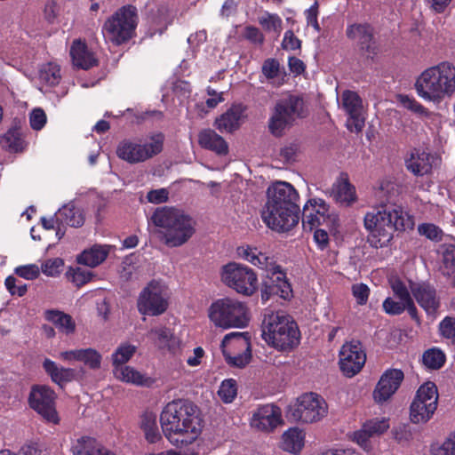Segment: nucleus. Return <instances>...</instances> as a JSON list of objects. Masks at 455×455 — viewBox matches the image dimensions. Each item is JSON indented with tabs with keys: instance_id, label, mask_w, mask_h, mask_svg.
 I'll use <instances>...</instances> for the list:
<instances>
[{
	"instance_id": "obj_19",
	"label": "nucleus",
	"mask_w": 455,
	"mask_h": 455,
	"mask_svg": "<svg viewBox=\"0 0 455 455\" xmlns=\"http://www.w3.org/2000/svg\"><path fill=\"white\" fill-rule=\"evenodd\" d=\"M339 356L340 371L347 377L356 375L366 361V354L362 344L357 340L346 342L341 347Z\"/></svg>"
},
{
	"instance_id": "obj_30",
	"label": "nucleus",
	"mask_w": 455,
	"mask_h": 455,
	"mask_svg": "<svg viewBox=\"0 0 455 455\" xmlns=\"http://www.w3.org/2000/svg\"><path fill=\"white\" fill-rule=\"evenodd\" d=\"M73 64L82 69H89L97 64L92 52L81 40H75L70 48Z\"/></svg>"
},
{
	"instance_id": "obj_62",
	"label": "nucleus",
	"mask_w": 455,
	"mask_h": 455,
	"mask_svg": "<svg viewBox=\"0 0 455 455\" xmlns=\"http://www.w3.org/2000/svg\"><path fill=\"white\" fill-rule=\"evenodd\" d=\"M169 190L167 188H158L150 190L147 195L149 203L159 204L168 201Z\"/></svg>"
},
{
	"instance_id": "obj_57",
	"label": "nucleus",
	"mask_w": 455,
	"mask_h": 455,
	"mask_svg": "<svg viewBox=\"0 0 455 455\" xmlns=\"http://www.w3.org/2000/svg\"><path fill=\"white\" fill-rule=\"evenodd\" d=\"M14 273L26 280H35L40 275V267L36 264L22 265L15 267Z\"/></svg>"
},
{
	"instance_id": "obj_44",
	"label": "nucleus",
	"mask_w": 455,
	"mask_h": 455,
	"mask_svg": "<svg viewBox=\"0 0 455 455\" xmlns=\"http://www.w3.org/2000/svg\"><path fill=\"white\" fill-rule=\"evenodd\" d=\"M262 74L272 84L280 85L283 84L284 75L280 69L279 62L275 59H267L262 65Z\"/></svg>"
},
{
	"instance_id": "obj_50",
	"label": "nucleus",
	"mask_w": 455,
	"mask_h": 455,
	"mask_svg": "<svg viewBox=\"0 0 455 455\" xmlns=\"http://www.w3.org/2000/svg\"><path fill=\"white\" fill-rule=\"evenodd\" d=\"M259 23L262 28L269 32H275L277 35L282 29V20L276 14L265 12L259 17Z\"/></svg>"
},
{
	"instance_id": "obj_13",
	"label": "nucleus",
	"mask_w": 455,
	"mask_h": 455,
	"mask_svg": "<svg viewBox=\"0 0 455 455\" xmlns=\"http://www.w3.org/2000/svg\"><path fill=\"white\" fill-rule=\"evenodd\" d=\"M220 279L228 288L244 296H251L259 287L255 271L248 266L235 261L221 267Z\"/></svg>"
},
{
	"instance_id": "obj_11",
	"label": "nucleus",
	"mask_w": 455,
	"mask_h": 455,
	"mask_svg": "<svg viewBox=\"0 0 455 455\" xmlns=\"http://www.w3.org/2000/svg\"><path fill=\"white\" fill-rule=\"evenodd\" d=\"M305 114L304 101L300 97L285 95L275 103L268 121V129L274 136H282L297 118L303 117Z\"/></svg>"
},
{
	"instance_id": "obj_37",
	"label": "nucleus",
	"mask_w": 455,
	"mask_h": 455,
	"mask_svg": "<svg viewBox=\"0 0 455 455\" xmlns=\"http://www.w3.org/2000/svg\"><path fill=\"white\" fill-rule=\"evenodd\" d=\"M97 440L86 435L74 434L70 437L69 450L72 455H95Z\"/></svg>"
},
{
	"instance_id": "obj_47",
	"label": "nucleus",
	"mask_w": 455,
	"mask_h": 455,
	"mask_svg": "<svg viewBox=\"0 0 455 455\" xmlns=\"http://www.w3.org/2000/svg\"><path fill=\"white\" fill-rule=\"evenodd\" d=\"M389 419L386 417H375L366 420L363 427L369 435H379L385 433L389 428Z\"/></svg>"
},
{
	"instance_id": "obj_20",
	"label": "nucleus",
	"mask_w": 455,
	"mask_h": 455,
	"mask_svg": "<svg viewBox=\"0 0 455 455\" xmlns=\"http://www.w3.org/2000/svg\"><path fill=\"white\" fill-rule=\"evenodd\" d=\"M283 423L282 411L273 403L260 405L251 413L250 426L259 432H273Z\"/></svg>"
},
{
	"instance_id": "obj_46",
	"label": "nucleus",
	"mask_w": 455,
	"mask_h": 455,
	"mask_svg": "<svg viewBox=\"0 0 455 455\" xmlns=\"http://www.w3.org/2000/svg\"><path fill=\"white\" fill-rule=\"evenodd\" d=\"M432 455H455V429L443 441L431 445Z\"/></svg>"
},
{
	"instance_id": "obj_15",
	"label": "nucleus",
	"mask_w": 455,
	"mask_h": 455,
	"mask_svg": "<svg viewBox=\"0 0 455 455\" xmlns=\"http://www.w3.org/2000/svg\"><path fill=\"white\" fill-rule=\"evenodd\" d=\"M221 350L231 366L244 367L251 359V335L247 331H233L224 336Z\"/></svg>"
},
{
	"instance_id": "obj_31",
	"label": "nucleus",
	"mask_w": 455,
	"mask_h": 455,
	"mask_svg": "<svg viewBox=\"0 0 455 455\" xmlns=\"http://www.w3.org/2000/svg\"><path fill=\"white\" fill-rule=\"evenodd\" d=\"M112 248L111 245L108 244H94L84 250L78 255L77 261L87 267H95L107 259Z\"/></svg>"
},
{
	"instance_id": "obj_35",
	"label": "nucleus",
	"mask_w": 455,
	"mask_h": 455,
	"mask_svg": "<svg viewBox=\"0 0 455 455\" xmlns=\"http://www.w3.org/2000/svg\"><path fill=\"white\" fill-rule=\"evenodd\" d=\"M198 142L202 148L214 151L219 155H226L228 151V146L225 140L211 129L200 132Z\"/></svg>"
},
{
	"instance_id": "obj_39",
	"label": "nucleus",
	"mask_w": 455,
	"mask_h": 455,
	"mask_svg": "<svg viewBox=\"0 0 455 455\" xmlns=\"http://www.w3.org/2000/svg\"><path fill=\"white\" fill-rule=\"evenodd\" d=\"M347 36L349 39L356 42L362 49L370 51L372 40V29L365 24H352L347 28Z\"/></svg>"
},
{
	"instance_id": "obj_60",
	"label": "nucleus",
	"mask_w": 455,
	"mask_h": 455,
	"mask_svg": "<svg viewBox=\"0 0 455 455\" xmlns=\"http://www.w3.org/2000/svg\"><path fill=\"white\" fill-rule=\"evenodd\" d=\"M418 231L421 235L433 241H439L443 236V231L435 225L430 223L419 225Z\"/></svg>"
},
{
	"instance_id": "obj_58",
	"label": "nucleus",
	"mask_w": 455,
	"mask_h": 455,
	"mask_svg": "<svg viewBox=\"0 0 455 455\" xmlns=\"http://www.w3.org/2000/svg\"><path fill=\"white\" fill-rule=\"evenodd\" d=\"M439 333L447 339L455 340V318L445 316L439 323Z\"/></svg>"
},
{
	"instance_id": "obj_51",
	"label": "nucleus",
	"mask_w": 455,
	"mask_h": 455,
	"mask_svg": "<svg viewBox=\"0 0 455 455\" xmlns=\"http://www.w3.org/2000/svg\"><path fill=\"white\" fill-rule=\"evenodd\" d=\"M383 310L392 315H401L405 310L409 313V306L395 297H387L382 304Z\"/></svg>"
},
{
	"instance_id": "obj_22",
	"label": "nucleus",
	"mask_w": 455,
	"mask_h": 455,
	"mask_svg": "<svg viewBox=\"0 0 455 455\" xmlns=\"http://www.w3.org/2000/svg\"><path fill=\"white\" fill-rule=\"evenodd\" d=\"M342 108L348 115L347 127L350 132H360L365 122L363 102L359 95L351 91H345L341 95Z\"/></svg>"
},
{
	"instance_id": "obj_17",
	"label": "nucleus",
	"mask_w": 455,
	"mask_h": 455,
	"mask_svg": "<svg viewBox=\"0 0 455 455\" xmlns=\"http://www.w3.org/2000/svg\"><path fill=\"white\" fill-rule=\"evenodd\" d=\"M338 221V216L330 212L329 205L321 198H311L303 207L302 224L305 229L312 230L323 225L330 230H335Z\"/></svg>"
},
{
	"instance_id": "obj_52",
	"label": "nucleus",
	"mask_w": 455,
	"mask_h": 455,
	"mask_svg": "<svg viewBox=\"0 0 455 455\" xmlns=\"http://www.w3.org/2000/svg\"><path fill=\"white\" fill-rule=\"evenodd\" d=\"M101 355L95 349L88 347L82 348L81 363H84L90 369L96 370L100 368Z\"/></svg>"
},
{
	"instance_id": "obj_26",
	"label": "nucleus",
	"mask_w": 455,
	"mask_h": 455,
	"mask_svg": "<svg viewBox=\"0 0 455 455\" xmlns=\"http://www.w3.org/2000/svg\"><path fill=\"white\" fill-rule=\"evenodd\" d=\"M147 336L158 349L168 350L175 354L180 347V339L170 328L165 326L152 328Z\"/></svg>"
},
{
	"instance_id": "obj_8",
	"label": "nucleus",
	"mask_w": 455,
	"mask_h": 455,
	"mask_svg": "<svg viewBox=\"0 0 455 455\" xmlns=\"http://www.w3.org/2000/svg\"><path fill=\"white\" fill-rule=\"evenodd\" d=\"M210 322L218 328H244L250 321L245 303L234 298H221L214 300L207 310Z\"/></svg>"
},
{
	"instance_id": "obj_36",
	"label": "nucleus",
	"mask_w": 455,
	"mask_h": 455,
	"mask_svg": "<svg viewBox=\"0 0 455 455\" xmlns=\"http://www.w3.org/2000/svg\"><path fill=\"white\" fill-rule=\"evenodd\" d=\"M410 282L411 281H409L407 284L406 282L399 278H391L389 281L394 297H395L397 299H401L403 302L408 305L409 315L412 318H416L418 310L411 295V291H409Z\"/></svg>"
},
{
	"instance_id": "obj_7",
	"label": "nucleus",
	"mask_w": 455,
	"mask_h": 455,
	"mask_svg": "<svg viewBox=\"0 0 455 455\" xmlns=\"http://www.w3.org/2000/svg\"><path fill=\"white\" fill-rule=\"evenodd\" d=\"M261 328L265 342L279 351H291L300 342L297 323L283 310H266Z\"/></svg>"
},
{
	"instance_id": "obj_2",
	"label": "nucleus",
	"mask_w": 455,
	"mask_h": 455,
	"mask_svg": "<svg viewBox=\"0 0 455 455\" xmlns=\"http://www.w3.org/2000/svg\"><path fill=\"white\" fill-rule=\"evenodd\" d=\"M160 424L164 435L175 447L195 443L204 427L196 406L184 400L168 403L161 412Z\"/></svg>"
},
{
	"instance_id": "obj_6",
	"label": "nucleus",
	"mask_w": 455,
	"mask_h": 455,
	"mask_svg": "<svg viewBox=\"0 0 455 455\" xmlns=\"http://www.w3.org/2000/svg\"><path fill=\"white\" fill-rule=\"evenodd\" d=\"M415 90L426 101L439 104L455 93V67L442 62L425 69L416 79Z\"/></svg>"
},
{
	"instance_id": "obj_23",
	"label": "nucleus",
	"mask_w": 455,
	"mask_h": 455,
	"mask_svg": "<svg viewBox=\"0 0 455 455\" xmlns=\"http://www.w3.org/2000/svg\"><path fill=\"white\" fill-rule=\"evenodd\" d=\"M403 373L397 369L386 371L380 377L373 391V399L378 403L387 402L399 388Z\"/></svg>"
},
{
	"instance_id": "obj_59",
	"label": "nucleus",
	"mask_w": 455,
	"mask_h": 455,
	"mask_svg": "<svg viewBox=\"0 0 455 455\" xmlns=\"http://www.w3.org/2000/svg\"><path fill=\"white\" fill-rule=\"evenodd\" d=\"M4 285L12 296L22 297L28 290L27 284L22 283L12 275L5 279Z\"/></svg>"
},
{
	"instance_id": "obj_61",
	"label": "nucleus",
	"mask_w": 455,
	"mask_h": 455,
	"mask_svg": "<svg viewBox=\"0 0 455 455\" xmlns=\"http://www.w3.org/2000/svg\"><path fill=\"white\" fill-rule=\"evenodd\" d=\"M352 293L358 304L364 305L368 300L370 289L364 283H355L352 286Z\"/></svg>"
},
{
	"instance_id": "obj_5",
	"label": "nucleus",
	"mask_w": 455,
	"mask_h": 455,
	"mask_svg": "<svg viewBox=\"0 0 455 455\" xmlns=\"http://www.w3.org/2000/svg\"><path fill=\"white\" fill-rule=\"evenodd\" d=\"M157 228V235L169 247H180L195 233V222L183 211L174 207H159L149 219Z\"/></svg>"
},
{
	"instance_id": "obj_63",
	"label": "nucleus",
	"mask_w": 455,
	"mask_h": 455,
	"mask_svg": "<svg viewBox=\"0 0 455 455\" xmlns=\"http://www.w3.org/2000/svg\"><path fill=\"white\" fill-rule=\"evenodd\" d=\"M282 47L286 51H295L300 48V41L291 30H287L283 36Z\"/></svg>"
},
{
	"instance_id": "obj_56",
	"label": "nucleus",
	"mask_w": 455,
	"mask_h": 455,
	"mask_svg": "<svg viewBox=\"0 0 455 455\" xmlns=\"http://www.w3.org/2000/svg\"><path fill=\"white\" fill-rule=\"evenodd\" d=\"M47 122L45 112L41 108H34L29 114V124L35 131L42 130Z\"/></svg>"
},
{
	"instance_id": "obj_21",
	"label": "nucleus",
	"mask_w": 455,
	"mask_h": 455,
	"mask_svg": "<svg viewBox=\"0 0 455 455\" xmlns=\"http://www.w3.org/2000/svg\"><path fill=\"white\" fill-rule=\"evenodd\" d=\"M410 290L418 304L428 316L435 317L441 307L436 289L427 282H410Z\"/></svg>"
},
{
	"instance_id": "obj_25",
	"label": "nucleus",
	"mask_w": 455,
	"mask_h": 455,
	"mask_svg": "<svg viewBox=\"0 0 455 455\" xmlns=\"http://www.w3.org/2000/svg\"><path fill=\"white\" fill-rule=\"evenodd\" d=\"M57 227V237L60 239L65 234V227H81L84 222L83 211L76 208L73 203L63 205L55 213Z\"/></svg>"
},
{
	"instance_id": "obj_45",
	"label": "nucleus",
	"mask_w": 455,
	"mask_h": 455,
	"mask_svg": "<svg viewBox=\"0 0 455 455\" xmlns=\"http://www.w3.org/2000/svg\"><path fill=\"white\" fill-rule=\"evenodd\" d=\"M422 361L427 368L437 370L444 364L445 355L439 348H430L423 354Z\"/></svg>"
},
{
	"instance_id": "obj_41",
	"label": "nucleus",
	"mask_w": 455,
	"mask_h": 455,
	"mask_svg": "<svg viewBox=\"0 0 455 455\" xmlns=\"http://www.w3.org/2000/svg\"><path fill=\"white\" fill-rule=\"evenodd\" d=\"M136 351V346L128 342L121 343L111 355L113 369L126 366Z\"/></svg>"
},
{
	"instance_id": "obj_29",
	"label": "nucleus",
	"mask_w": 455,
	"mask_h": 455,
	"mask_svg": "<svg viewBox=\"0 0 455 455\" xmlns=\"http://www.w3.org/2000/svg\"><path fill=\"white\" fill-rule=\"evenodd\" d=\"M306 432L298 427L288 428L281 436L280 447L293 455L301 452L305 446Z\"/></svg>"
},
{
	"instance_id": "obj_32",
	"label": "nucleus",
	"mask_w": 455,
	"mask_h": 455,
	"mask_svg": "<svg viewBox=\"0 0 455 455\" xmlns=\"http://www.w3.org/2000/svg\"><path fill=\"white\" fill-rule=\"evenodd\" d=\"M43 368L51 379L60 387L75 379L76 375L75 369L63 367L48 358L44 361Z\"/></svg>"
},
{
	"instance_id": "obj_4",
	"label": "nucleus",
	"mask_w": 455,
	"mask_h": 455,
	"mask_svg": "<svg viewBox=\"0 0 455 455\" xmlns=\"http://www.w3.org/2000/svg\"><path fill=\"white\" fill-rule=\"evenodd\" d=\"M236 254L238 258L265 270V280L261 288L263 302L267 301L272 294H277L283 299H290L292 297V290L286 275L273 258L250 245L239 246Z\"/></svg>"
},
{
	"instance_id": "obj_9",
	"label": "nucleus",
	"mask_w": 455,
	"mask_h": 455,
	"mask_svg": "<svg viewBox=\"0 0 455 455\" xmlns=\"http://www.w3.org/2000/svg\"><path fill=\"white\" fill-rule=\"evenodd\" d=\"M138 22L137 9L132 5H124L105 20L101 33L107 43L120 45L133 36Z\"/></svg>"
},
{
	"instance_id": "obj_54",
	"label": "nucleus",
	"mask_w": 455,
	"mask_h": 455,
	"mask_svg": "<svg viewBox=\"0 0 455 455\" xmlns=\"http://www.w3.org/2000/svg\"><path fill=\"white\" fill-rule=\"evenodd\" d=\"M151 20L156 26H159V32L162 33L170 22L169 10L165 6L158 7L156 12L152 11Z\"/></svg>"
},
{
	"instance_id": "obj_33",
	"label": "nucleus",
	"mask_w": 455,
	"mask_h": 455,
	"mask_svg": "<svg viewBox=\"0 0 455 455\" xmlns=\"http://www.w3.org/2000/svg\"><path fill=\"white\" fill-rule=\"evenodd\" d=\"M332 196L339 204L345 206H349L357 200L355 188L343 176L333 184Z\"/></svg>"
},
{
	"instance_id": "obj_34",
	"label": "nucleus",
	"mask_w": 455,
	"mask_h": 455,
	"mask_svg": "<svg viewBox=\"0 0 455 455\" xmlns=\"http://www.w3.org/2000/svg\"><path fill=\"white\" fill-rule=\"evenodd\" d=\"M113 374L116 379L134 386H148L152 382L146 373L130 365L113 369Z\"/></svg>"
},
{
	"instance_id": "obj_55",
	"label": "nucleus",
	"mask_w": 455,
	"mask_h": 455,
	"mask_svg": "<svg viewBox=\"0 0 455 455\" xmlns=\"http://www.w3.org/2000/svg\"><path fill=\"white\" fill-rule=\"evenodd\" d=\"M63 260L60 258L49 259L45 260L40 269L47 276H56L61 272Z\"/></svg>"
},
{
	"instance_id": "obj_18",
	"label": "nucleus",
	"mask_w": 455,
	"mask_h": 455,
	"mask_svg": "<svg viewBox=\"0 0 455 455\" xmlns=\"http://www.w3.org/2000/svg\"><path fill=\"white\" fill-rule=\"evenodd\" d=\"M56 394L47 386L38 385L32 387L29 395V405L47 423L57 425L60 417L56 411Z\"/></svg>"
},
{
	"instance_id": "obj_40",
	"label": "nucleus",
	"mask_w": 455,
	"mask_h": 455,
	"mask_svg": "<svg viewBox=\"0 0 455 455\" xmlns=\"http://www.w3.org/2000/svg\"><path fill=\"white\" fill-rule=\"evenodd\" d=\"M156 419V415L151 411L145 412L141 417L140 427L147 441L151 443H155L161 439Z\"/></svg>"
},
{
	"instance_id": "obj_27",
	"label": "nucleus",
	"mask_w": 455,
	"mask_h": 455,
	"mask_svg": "<svg viewBox=\"0 0 455 455\" xmlns=\"http://www.w3.org/2000/svg\"><path fill=\"white\" fill-rule=\"evenodd\" d=\"M245 118V107L233 105L224 114L216 118L214 125L220 132H232L237 130Z\"/></svg>"
},
{
	"instance_id": "obj_43",
	"label": "nucleus",
	"mask_w": 455,
	"mask_h": 455,
	"mask_svg": "<svg viewBox=\"0 0 455 455\" xmlns=\"http://www.w3.org/2000/svg\"><path fill=\"white\" fill-rule=\"evenodd\" d=\"M1 144L14 152L22 151L26 146L22 132L18 128L10 129L1 139Z\"/></svg>"
},
{
	"instance_id": "obj_24",
	"label": "nucleus",
	"mask_w": 455,
	"mask_h": 455,
	"mask_svg": "<svg viewBox=\"0 0 455 455\" xmlns=\"http://www.w3.org/2000/svg\"><path fill=\"white\" fill-rule=\"evenodd\" d=\"M438 164L439 158L436 155L421 149L412 150L405 161L406 168L417 176L430 173Z\"/></svg>"
},
{
	"instance_id": "obj_28",
	"label": "nucleus",
	"mask_w": 455,
	"mask_h": 455,
	"mask_svg": "<svg viewBox=\"0 0 455 455\" xmlns=\"http://www.w3.org/2000/svg\"><path fill=\"white\" fill-rule=\"evenodd\" d=\"M60 80V66L56 63L49 62L40 66L36 83L41 92H46L49 89L58 85Z\"/></svg>"
},
{
	"instance_id": "obj_16",
	"label": "nucleus",
	"mask_w": 455,
	"mask_h": 455,
	"mask_svg": "<svg viewBox=\"0 0 455 455\" xmlns=\"http://www.w3.org/2000/svg\"><path fill=\"white\" fill-rule=\"evenodd\" d=\"M438 391L431 381L423 383L417 390L410 406V419L414 424L427 423L434 416L438 404Z\"/></svg>"
},
{
	"instance_id": "obj_10",
	"label": "nucleus",
	"mask_w": 455,
	"mask_h": 455,
	"mask_svg": "<svg viewBox=\"0 0 455 455\" xmlns=\"http://www.w3.org/2000/svg\"><path fill=\"white\" fill-rule=\"evenodd\" d=\"M164 135L154 133L145 138H131L121 140L116 147V156L131 164H140L158 155L164 145Z\"/></svg>"
},
{
	"instance_id": "obj_64",
	"label": "nucleus",
	"mask_w": 455,
	"mask_h": 455,
	"mask_svg": "<svg viewBox=\"0 0 455 455\" xmlns=\"http://www.w3.org/2000/svg\"><path fill=\"white\" fill-rule=\"evenodd\" d=\"M307 24L312 27L316 32H320V26L317 20L318 16V4L315 2L314 4L305 12Z\"/></svg>"
},
{
	"instance_id": "obj_49",
	"label": "nucleus",
	"mask_w": 455,
	"mask_h": 455,
	"mask_svg": "<svg viewBox=\"0 0 455 455\" xmlns=\"http://www.w3.org/2000/svg\"><path fill=\"white\" fill-rule=\"evenodd\" d=\"M397 100L403 108L411 111L419 116H427L429 115L428 110L413 97L399 94L397 96Z\"/></svg>"
},
{
	"instance_id": "obj_12",
	"label": "nucleus",
	"mask_w": 455,
	"mask_h": 455,
	"mask_svg": "<svg viewBox=\"0 0 455 455\" xmlns=\"http://www.w3.org/2000/svg\"><path fill=\"white\" fill-rule=\"evenodd\" d=\"M328 414L325 399L314 392L300 395L290 404L288 416L295 422L314 424L323 420Z\"/></svg>"
},
{
	"instance_id": "obj_53",
	"label": "nucleus",
	"mask_w": 455,
	"mask_h": 455,
	"mask_svg": "<svg viewBox=\"0 0 455 455\" xmlns=\"http://www.w3.org/2000/svg\"><path fill=\"white\" fill-rule=\"evenodd\" d=\"M372 435H369L367 431L362 427L361 429L355 431L351 439L357 443L363 451L370 452L373 449L371 438Z\"/></svg>"
},
{
	"instance_id": "obj_48",
	"label": "nucleus",
	"mask_w": 455,
	"mask_h": 455,
	"mask_svg": "<svg viewBox=\"0 0 455 455\" xmlns=\"http://www.w3.org/2000/svg\"><path fill=\"white\" fill-rule=\"evenodd\" d=\"M218 395L225 403H232L237 395V383L234 379H224L218 390Z\"/></svg>"
},
{
	"instance_id": "obj_1",
	"label": "nucleus",
	"mask_w": 455,
	"mask_h": 455,
	"mask_svg": "<svg viewBox=\"0 0 455 455\" xmlns=\"http://www.w3.org/2000/svg\"><path fill=\"white\" fill-rule=\"evenodd\" d=\"M395 190V185L390 179L380 180L374 192L379 206L366 212L363 218L368 242L375 248L387 246L395 230L412 229L414 227L413 219L402 207L387 205Z\"/></svg>"
},
{
	"instance_id": "obj_42",
	"label": "nucleus",
	"mask_w": 455,
	"mask_h": 455,
	"mask_svg": "<svg viewBox=\"0 0 455 455\" xmlns=\"http://www.w3.org/2000/svg\"><path fill=\"white\" fill-rule=\"evenodd\" d=\"M439 252L442 256L440 271L444 276H453L455 273V245L443 244Z\"/></svg>"
},
{
	"instance_id": "obj_14",
	"label": "nucleus",
	"mask_w": 455,
	"mask_h": 455,
	"mask_svg": "<svg viewBox=\"0 0 455 455\" xmlns=\"http://www.w3.org/2000/svg\"><path fill=\"white\" fill-rule=\"evenodd\" d=\"M170 292L167 284L161 280H153L140 291L137 307L140 314L159 315L169 306Z\"/></svg>"
},
{
	"instance_id": "obj_38",
	"label": "nucleus",
	"mask_w": 455,
	"mask_h": 455,
	"mask_svg": "<svg viewBox=\"0 0 455 455\" xmlns=\"http://www.w3.org/2000/svg\"><path fill=\"white\" fill-rule=\"evenodd\" d=\"M45 319L66 335L74 333L76 330V323L72 316L62 311L47 310Z\"/></svg>"
},
{
	"instance_id": "obj_3",
	"label": "nucleus",
	"mask_w": 455,
	"mask_h": 455,
	"mask_svg": "<svg viewBox=\"0 0 455 455\" xmlns=\"http://www.w3.org/2000/svg\"><path fill=\"white\" fill-rule=\"evenodd\" d=\"M299 193L291 183L273 182L267 189V201L261 212L263 222L275 232L290 231L299 220Z\"/></svg>"
}]
</instances>
